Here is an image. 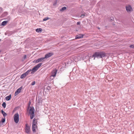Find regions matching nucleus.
<instances>
[{"label": "nucleus", "instance_id": "nucleus-9", "mask_svg": "<svg viewBox=\"0 0 134 134\" xmlns=\"http://www.w3.org/2000/svg\"><path fill=\"white\" fill-rule=\"evenodd\" d=\"M57 72V70H53L52 72V75L51 76H53L54 77L56 75V73Z\"/></svg>", "mask_w": 134, "mask_h": 134}, {"label": "nucleus", "instance_id": "nucleus-26", "mask_svg": "<svg viewBox=\"0 0 134 134\" xmlns=\"http://www.w3.org/2000/svg\"><path fill=\"white\" fill-rule=\"evenodd\" d=\"M5 118H4H4H2V119L1 121H0L2 123H4L5 121Z\"/></svg>", "mask_w": 134, "mask_h": 134}, {"label": "nucleus", "instance_id": "nucleus-5", "mask_svg": "<svg viewBox=\"0 0 134 134\" xmlns=\"http://www.w3.org/2000/svg\"><path fill=\"white\" fill-rule=\"evenodd\" d=\"M53 54V53L52 52L47 53L45 54V57L44 58L45 59L48 58L52 56Z\"/></svg>", "mask_w": 134, "mask_h": 134}, {"label": "nucleus", "instance_id": "nucleus-23", "mask_svg": "<svg viewBox=\"0 0 134 134\" xmlns=\"http://www.w3.org/2000/svg\"><path fill=\"white\" fill-rule=\"evenodd\" d=\"M8 14V13L7 12H5L3 13L2 15V17H4L7 15Z\"/></svg>", "mask_w": 134, "mask_h": 134}, {"label": "nucleus", "instance_id": "nucleus-7", "mask_svg": "<svg viewBox=\"0 0 134 134\" xmlns=\"http://www.w3.org/2000/svg\"><path fill=\"white\" fill-rule=\"evenodd\" d=\"M126 11L127 12H129L132 11V8L130 5L126 6Z\"/></svg>", "mask_w": 134, "mask_h": 134}, {"label": "nucleus", "instance_id": "nucleus-14", "mask_svg": "<svg viewBox=\"0 0 134 134\" xmlns=\"http://www.w3.org/2000/svg\"><path fill=\"white\" fill-rule=\"evenodd\" d=\"M8 22V20L4 21L2 23L1 25L2 26H4Z\"/></svg>", "mask_w": 134, "mask_h": 134}, {"label": "nucleus", "instance_id": "nucleus-8", "mask_svg": "<svg viewBox=\"0 0 134 134\" xmlns=\"http://www.w3.org/2000/svg\"><path fill=\"white\" fill-rule=\"evenodd\" d=\"M29 108H30L29 110V114H31L33 112H34L35 109L33 107H30Z\"/></svg>", "mask_w": 134, "mask_h": 134}, {"label": "nucleus", "instance_id": "nucleus-25", "mask_svg": "<svg viewBox=\"0 0 134 134\" xmlns=\"http://www.w3.org/2000/svg\"><path fill=\"white\" fill-rule=\"evenodd\" d=\"M31 104V102L30 101H29V103L28 104V109H27L28 110V109L29 108H30V107H30V105Z\"/></svg>", "mask_w": 134, "mask_h": 134}, {"label": "nucleus", "instance_id": "nucleus-3", "mask_svg": "<svg viewBox=\"0 0 134 134\" xmlns=\"http://www.w3.org/2000/svg\"><path fill=\"white\" fill-rule=\"evenodd\" d=\"M31 69H29L26 71L25 73L22 74L20 76V78L21 79H24L25 77L31 71Z\"/></svg>", "mask_w": 134, "mask_h": 134}, {"label": "nucleus", "instance_id": "nucleus-13", "mask_svg": "<svg viewBox=\"0 0 134 134\" xmlns=\"http://www.w3.org/2000/svg\"><path fill=\"white\" fill-rule=\"evenodd\" d=\"M42 64V63H40L37 65H36L35 66V67L37 69V70L38 69V68H39V67L41 66V65Z\"/></svg>", "mask_w": 134, "mask_h": 134}, {"label": "nucleus", "instance_id": "nucleus-10", "mask_svg": "<svg viewBox=\"0 0 134 134\" xmlns=\"http://www.w3.org/2000/svg\"><path fill=\"white\" fill-rule=\"evenodd\" d=\"M83 35L81 34H79L76 36V39H79L83 37Z\"/></svg>", "mask_w": 134, "mask_h": 134}, {"label": "nucleus", "instance_id": "nucleus-11", "mask_svg": "<svg viewBox=\"0 0 134 134\" xmlns=\"http://www.w3.org/2000/svg\"><path fill=\"white\" fill-rule=\"evenodd\" d=\"M37 127L36 125H32V130L33 132L34 133L36 132L35 129L37 128Z\"/></svg>", "mask_w": 134, "mask_h": 134}, {"label": "nucleus", "instance_id": "nucleus-17", "mask_svg": "<svg viewBox=\"0 0 134 134\" xmlns=\"http://www.w3.org/2000/svg\"><path fill=\"white\" fill-rule=\"evenodd\" d=\"M36 120V119L35 118H34L32 121V125H36V124H37V122L36 121H35Z\"/></svg>", "mask_w": 134, "mask_h": 134}, {"label": "nucleus", "instance_id": "nucleus-36", "mask_svg": "<svg viewBox=\"0 0 134 134\" xmlns=\"http://www.w3.org/2000/svg\"><path fill=\"white\" fill-rule=\"evenodd\" d=\"M3 123L0 121V127L3 125Z\"/></svg>", "mask_w": 134, "mask_h": 134}, {"label": "nucleus", "instance_id": "nucleus-16", "mask_svg": "<svg viewBox=\"0 0 134 134\" xmlns=\"http://www.w3.org/2000/svg\"><path fill=\"white\" fill-rule=\"evenodd\" d=\"M1 112L2 114L3 115L4 117L5 118V117L7 116V113L5 112L3 110H2L1 111Z\"/></svg>", "mask_w": 134, "mask_h": 134}, {"label": "nucleus", "instance_id": "nucleus-4", "mask_svg": "<svg viewBox=\"0 0 134 134\" xmlns=\"http://www.w3.org/2000/svg\"><path fill=\"white\" fill-rule=\"evenodd\" d=\"M25 126H26L25 131L27 133H30V127L27 124H26Z\"/></svg>", "mask_w": 134, "mask_h": 134}, {"label": "nucleus", "instance_id": "nucleus-37", "mask_svg": "<svg viewBox=\"0 0 134 134\" xmlns=\"http://www.w3.org/2000/svg\"><path fill=\"white\" fill-rule=\"evenodd\" d=\"M80 21H78L77 22V25H80Z\"/></svg>", "mask_w": 134, "mask_h": 134}, {"label": "nucleus", "instance_id": "nucleus-18", "mask_svg": "<svg viewBox=\"0 0 134 134\" xmlns=\"http://www.w3.org/2000/svg\"><path fill=\"white\" fill-rule=\"evenodd\" d=\"M30 119H32L35 116V114L34 112H33L32 113L30 114Z\"/></svg>", "mask_w": 134, "mask_h": 134}, {"label": "nucleus", "instance_id": "nucleus-30", "mask_svg": "<svg viewBox=\"0 0 134 134\" xmlns=\"http://www.w3.org/2000/svg\"><path fill=\"white\" fill-rule=\"evenodd\" d=\"M33 62L34 63H37L38 62H39L38 61V59H37L36 60H35L33 61Z\"/></svg>", "mask_w": 134, "mask_h": 134}, {"label": "nucleus", "instance_id": "nucleus-33", "mask_svg": "<svg viewBox=\"0 0 134 134\" xmlns=\"http://www.w3.org/2000/svg\"><path fill=\"white\" fill-rule=\"evenodd\" d=\"M46 88L47 90H49L51 89V87L49 86H48Z\"/></svg>", "mask_w": 134, "mask_h": 134}, {"label": "nucleus", "instance_id": "nucleus-31", "mask_svg": "<svg viewBox=\"0 0 134 134\" xmlns=\"http://www.w3.org/2000/svg\"><path fill=\"white\" fill-rule=\"evenodd\" d=\"M85 14H86V13L85 14H82L81 15V17L82 18H83L84 17V16H85L86 15Z\"/></svg>", "mask_w": 134, "mask_h": 134}, {"label": "nucleus", "instance_id": "nucleus-1", "mask_svg": "<svg viewBox=\"0 0 134 134\" xmlns=\"http://www.w3.org/2000/svg\"><path fill=\"white\" fill-rule=\"evenodd\" d=\"M106 55V54L103 52H98L94 53L92 56V58L94 57V59H95V57L97 58H102L104 57Z\"/></svg>", "mask_w": 134, "mask_h": 134}, {"label": "nucleus", "instance_id": "nucleus-34", "mask_svg": "<svg viewBox=\"0 0 134 134\" xmlns=\"http://www.w3.org/2000/svg\"><path fill=\"white\" fill-rule=\"evenodd\" d=\"M35 84V81H34L31 84V85L32 86L34 85Z\"/></svg>", "mask_w": 134, "mask_h": 134}, {"label": "nucleus", "instance_id": "nucleus-39", "mask_svg": "<svg viewBox=\"0 0 134 134\" xmlns=\"http://www.w3.org/2000/svg\"><path fill=\"white\" fill-rule=\"evenodd\" d=\"M1 50H0V53L1 52Z\"/></svg>", "mask_w": 134, "mask_h": 134}, {"label": "nucleus", "instance_id": "nucleus-35", "mask_svg": "<svg viewBox=\"0 0 134 134\" xmlns=\"http://www.w3.org/2000/svg\"><path fill=\"white\" fill-rule=\"evenodd\" d=\"M27 58V56L26 55H24V56L23 57V58L24 59H25L26 58Z\"/></svg>", "mask_w": 134, "mask_h": 134}, {"label": "nucleus", "instance_id": "nucleus-27", "mask_svg": "<svg viewBox=\"0 0 134 134\" xmlns=\"http://www.w3.org/2000/svg\"><path fill=\"white\" fill-rule=\"evenodd\" d=\"M49 19V18L48 17H47L44 18L43 19V21H46L48 19Z\"/></svg>", "mask_w": 134, "mask_h": 134}, {"label": "nucleus", "instance_id": "nucleus-19", "mask_svg": "<svg viewBox=\"0 0 134 134\" xmlns=\"http://www.w3.org/2000/svg\"><path fill=\"white\" fill-rule=\"evenodd\" d=\"M42 30L41 28H37L36 30V31L37 32H41Z\"/></svg>", "mask_w": 134, "mask_h": 134}, {"label": "nucleus", "instance_id": "nucleus-29", "mask_svg": "<svg viewBox=\"0 0 134 134\" xmlns=\"http://www.w3.org/2000/svg\"><path fill=\"white\" fill-rule=\"evenodd\" d=\"M114 20V18L113 17H111L110 19V21L111 22H112Z\"/></svg>", "mask_w": 134, "mask_h": 134}, {"label": "nucleus", "instance_id": "nucleus-6", "mask_svg": "<svg viewBox=\"0 0 134 134\" xmlns=\"http://www.w3.org/2000/svg\"><path fill=\"white\" fill-rule=\"evenodd\" d=\"M23 88V87L21 86L17 90H16L15 93V96H16L19 93H20L21 91Z\"/></svg>", "mask_w": 134, "mask_h": 134}, {"label": "nucleus", "instance_id": "nucleus-32", "mask_svg": "<svg viewBox=\"0 0 134 134\" xmlns=\"http://www.w3.org/2000/svg\"><path fill=\"white\" fill-rule=\"evenodd\" d=\"M129 47L132 48H134V45L133 44L130 45Z\"/></svg>", "mask_w": 134, "mask_h": 134}, {"label": "nucleus", "instance_id": "nucleus-40", "mask_svg": "<svg viewBox=\"0 0 134 134\" xmlns=\"http://www.w3.org/2000/svg\"><path fill=\"white\" fill-rule=\"evenodd\" d=\"M1 39H0V41H1Z\"/></svg>", "mask_w": 134, "mask_h": 134}, {"label": "nucleus", "instance_id": "nucleus-20", "mask_svg": "<svg viewBox=\"0 0 134 134\" xmlns=\"http://www.w3.org/2000/svg\"><path fill=\"white\" fill-rule=\"evenodd\" d=\"M44 59L45 58L44 57L40 58L38 59V61L39 62H41L42 60H44Z\"/></svg>", "mask_w": 134, "mask_h": 134}, {"label": "nucleus", "instance_id": "nucleus-22", "mask_svg": "<svg viewBox=\"0 0 134 134\" xmlns=\"http://www.w3.org/2000/svg\"><path fill=\"white\" fill-rule=\"evenodd\" d=\"M42 102V99L41 98L39 99L38 100V103H41Z\"/></svg>", "mask_w": 134, "mask_h": 134}, {"label": "nucleus", "instance_id": "nucleus-2", "mask_svg": "<svg viewBox=\"0 0 134 134\" xmlns=\"http://www.w3.org/2000/svg\"><path fill=\"white\" fill-rule=\"evenodd\" d=\"M19 116L18 114L17 113L15 114L14 115V122L16 123H17L19 121Z\"/></svg>", "mask_w": 134, "mask_h": 134}, {"label": "nucleus", "instance_id": "nucleus-15", "mask_svg": "<svg viewBox=\"0 0 134 134\" xmlns=\"http://www.w3.org/2000/svg\"><path fill=\"white\" fill-rule=\"evenodd\" d=\"M11 95L10 94L9 96L6 97L5 98V100H9L11 98Z\"/></svg>", "mask_w": 134, "mask_h": 134}, {"label": "nucleus", "instance_id": "nucleus-28", "mask_svg": "<svg viewBox=\"0 0 134 134\" xmlns=\"http://www.w3.org/2000/svg\"><path fill=\"white\" fill-rule=\"evenodd\" d=\"M57 0H55V1L54 2V3H53V5H55L57 3Z\"/></svg>", "mask_w": 134, "mask_h": 134}, {"label": "nucleus", "instance_id": "nucleus-24", "mask_svg": "<svg viewBox=\"0 0 134 134\" xmlns=\"http://www.w3.org/2000/svg\"><path fill=\"white\" fill-rule=\"evenodd\" d=\"M2 106L4 108H5L6 106V104L5 102H3L2 104Z\"/></svg>", "mask_w": 134, "mask_h": 134}, {"label": "nucleus", "instance_id": "nucleus-38", "mask_svg": "<svg viewBox=\"0 0 134 134\" xmlns=\"http://www.w3.org/2000/svg\"><path fill=\"white\" fill-rule=\"evenodd\" d=\"M8 19H9V20H10V17H9L8 18Z\"/></svg>", "mask_w": 134, "mask_h": 134}, {"label": "nucleus", "instance_id": "nucleus-12", "mask_svg": "<svg viewBox=\"0 0 134 134\" xmlns=\"http://www.w3.org/2000/svg\"><path fill=\"white\" fill-rule=\"evenodd\" d=\"M37 70V69H36L35 67H34L32 70H31V73L32 74H33Z\"/></svg>", "mask_w": 134, "mask_h": 134}, {"label": "nucleus", "instance_id": "nucleus-21", "mask_svg": "<svg viewBox=\"0 0 134 134\" xmlns=\"http://www.w3.org/2000/svg\"><path fill=\"white\" fill-rule=\"evenodd\" d=\"M66 9V7H63L60 10V11L61 12H63L64 10Z\"/></svg>", "mask_w": 134, "mask_h": 134}]
</instances>
